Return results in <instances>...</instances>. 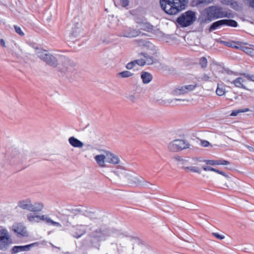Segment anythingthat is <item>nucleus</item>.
<instances>
[{"label":"nucleus","mask_w":254,"mask_h":254,"mask_svg":"<svg viewBox=\"0 0 254 254\" xmlns=\"http://www.w3.org/2000/svg\"><path fill=\"white\" fill-rule=\"evenodd\" d=\"M228 17L225 12L222 11L221 7L212 5L203 10L198 17V21L200 23H208L215 19Z\"/></svg>","instance_id":"1"},{"label":"nucleus","mask_w":254,"mask_h":254,"mask_svg":"<svg viewBox=\"0 0 254 254\" xmlns=\"http://www.w3.org/2000/svg\"><path fill=\"white\" fill-rule=\"evenodd\" d=\"M189 0H160L161 7L166 13L175 15L185 9Z\"/></svg>","instance_id":"2"},{"label":"nucleus","mask_w":254,"mask_h":254,"mask_svg":"<svg viewBox=\"0 0 254 254\" xmlns=\"http://www.w3.org/2000/svg\"><path fill=\"white\" fill-rule=\"evenodd\" d=\"M196 19L195 12L188 10L178 17L176 22L181 27H187L192 24Z\"/></svg>","instance_id":"3"},{"label":"nucleus","mask_w":254,"mask_h":254,"mask_svg":"<svg viewBox=\"0 0 254 254\" xmlns=\"http://www.w3.org/2000/svg\"><path fill=\"white\" fill-rule=\"evenodd\" d=\"M36 53L37 56L48 65L53 67H56L58 65V63L56 58L48 51L43 49H36Z\"/></svg>","instance_id":"4"},{"label":"nucleus","mask_w":254,"mask_h":254,"mask_svg":"<svg viewBox=\"0 0 254 254\" xmlns=\"http://www.w3.org/2000/svg\"><path fill=\"white\" fill-rule=\"evenodd\" d=\"M108 228L100 227L93 231L89 235L90 238H93L97 241L95 244H92V246L98 249L100 247V241L105 237H108Z\"/></svg>","instance_id":"5"},{"label":"nucleus","mask_w":254,"mask_h":254,"mask_svg":"<svg viewBox=\"0 0 254 254\" xmlns=\"http://www.w3.org/2000/svg\"><path fill=\"white\" fill-rule=\"evenodd\" d=\"M190 144L187 141L175 139L168 145V149L172 152H177L189 148Z\"/></svg>","instance_id":"6"},{"label":"nucleus","mask_w":254,"mask_h":254,"mask_svg":"<svg viewBox=\"0 0 254 254\" xmlns=\"http://www.w3.org/2000/svg\"><path fill=\"white\" fill-rule=\"evenodd\" d=\"M11 243V239L8 232L0 227V250L6 249Z\"/></svg>","instance_id":"7"},{"label":"nucleus","mask_w":254,"mask_h":254,"mask_svg":"<svg viewBox=\"0 0 254 254\" xmlns=\"http://www.w3.org/2000/svg\"><path fill=\"white\" fill-rule=\"evenodd\" d=\"M62 67L60 70L65 74L72 72L74 69L75 64L69 58L65 57H62Z\"/></svg>","instance_id":"8"},{"label":"nucleus","mask_w":254,"mask_h":254,"mask_svg":"<svg viewBox=\"0 0 254 254\" xmlns=\"http://www.w3.org/2000/svg\"><path fill=\"white\" fill-rule=\"evenodd\" d=\"M86 233L85 226L77 225L73 226L70 230L71 235L74 238L78 239Z\"/></svg>","instance_id":"9"},{"label":"nucleus","mask_w":254,"mask_h":254,"mask_svg":"<svg viewBox=\"0 0 254 254\" xmlns=\"http://www.w3.org/2000/svg\"><path fill=\"white\" fill-rule=\"evenodd\" d=\"M108 236L114 237H128L129 236L126 232H123L121 230L116 229L114 228H108Z\"/></svg>","instance_id":"10"},{"label":"nucleus","mask_w":254,"mask_h":254,"mask_svg":"<svg viewBox=\"0 0 254 254\" xmlns=\"http://www.w3.org/2000/svg\"><path fill=\"white\" fill-rule=\"evenodd\" d=\"M82 33V28L81 23H76L74 24L72 28L69 35L73 38H77L80 36H82L81 34Z\"/></svg>","instance_id":"11"},{"label":"nucleus","mask_w":254,"mask_h":254,"mask_svg":"<svg viewBox=\"0 0 254 254\" xmlns=\"http://www.w3.org/2000/svg\"><path fill=\"white\" fill-rule=\"evenodd\" d=\"M141 33L139 29L128 28L123 31V35L128 38L135 37Z\"/></svg>","instance_id":"12"},{"label":"nucleus","mask_w":254,"mask_h":254,"mask_svg":"<svg viewBox=\"0 0 254 254\" xmlns=\"http://www.w3.org/2000/svg\"><path fill=\"white\" fill-rule=\"evenodd\" d=\"M106 162L113 164H118L120 162L119 157L110 152H106Z\"/></svg>","instance_id":"13"},{"label":"nucleus","mask_w":254,"mask_h":254,"mask_svg":"<svg viewBox=\"0 0 254 254\" xmlns=\"http://www.w3.org/2000/svg\"><path fill=\"white\" fill-rule=\"evenodd\" d=\"M28 236L26 227L21 223L17 224V237Z\"/></svg>","instance_id":"14"},{"label":"nucleus","mask_w":254,"mask_h":254,"mask_svg":"<svg viewBox=\"0 0 254 254\" xmlns=\"http://www.w3.org/2000/svg\"><path fill=\"white\" fill-rule=\"evenodd\" d=\"M31 203V200L30 198H26L25 199L20 200L18 202V206L20 208L29 211Z\"/></svg>","instance_id":"15"},{"label":"nucleus","mask_w":254,"mask_h":254,"mask_svg":"<svg viewBox=\"0 0 254 254\" xmlns=\"http://www.w3.org/2000/svg\"><path fill=\"white\" fill-rule=\"evenodd\" d=\"M68 141L69 144L74 147L81 148L83 146V143L74 136L70 137Z\"/></svg>","instance_id":"16"},{"label":"nucleus","mask_w":254,"mask_h":254,"mask_svg":"<svg viewBox=\"0 0 254 254\" xmlns=\"http://www.w3.org/2000/svg\"><path fill=\"white\" fill-rule=\"evenodd\" d=\"M30 206L29 211L35 212L41 211L44 207L43 204L41 202H36L33 204L31 203Z\"/></svg>","instance_id":"17"},{"label":"nucleus","mask_w":254,"mask_h":254,"mask_svg":"<svg viewBox=\"0 0 254 254\" xmlns=\"http://www.w3.org/2000/svg\"><path fill=\"white\" fill-rule=\"evenodd\" d=\"M39 244L35 242L29 245L25 246H17V253L23 251H29L30 249L35 246H38Z\"/></svg>","instance_id":"18"},{"label":"nucleus","mask_w":254,"mask_h":254,"mask_svg":"<svg viewBox=\"0 0 254 254\" xmlns=\"http://www.w3.org/2000/svg\"><path fill=\"white\" fill-rule=\"evenodd\" d=\"M141 78L144 84L149 83L152 79V74L148 72L142 71L141 74Z\"/></svg>","instance_id":"19"},{"label":"nucleus","mask_w":254,"mask_h":254,"mask_svg":"<svg viewBox=\"0 0 254 254\" xmlns=\"http://www.w3.org/2000/svg\"><path fill=\"white\" fill-rule=\"evenodd\" d=\"M245 81V80L244 78L242 77H238L232 82H231V83L234 84L237 87L248 90V88L243 84Z\"/></svg>","instance_id":"20"},{"label":"nucleus","mask_w":254,"mask_h":254,"mask_svg":"<svg viewBox=\"0 0 254 254\" xmlns=\"http://www.w3.org/2000/svg\"><path fill=\"white\" fill-rule=\"evenodd\" d=\"M95 159L100 166L104 167L105 161L106 162V154L97 155L95 157Z\"/></svg>","instance_id":"21"},{"label":"nucleus","mask_w":254,"mask_h":254,"mask_svg":"<svg viewBox=\"0 0 254 254\" xmlns=\"http://www.w3.org/2000/svg\"><path fill=\"white\" fill-rule=\"evenodd\" d=\"M202 168L203 170L205 171H213L215 172L218 174H219L223 176H224L226 178H229V176L228 175H227L224 172L220 171L219 170H218L217 169L212 168L210 166H202Z\"/></svg>","instance_id":"22"},{"label":"nucleus","mask_w":254,"mask_h":254,"mask_svg":"<svg viewBox=\"0 0 254 254\" xmlns=\"http://www.w3.org/2000/svg\"><path fill=\"white\" fill-rule=\"evenodd\" d=\"M140 55H142L145 59V64L148 65L152 64L155 62V58L146 53H141Z\"/></svg>","instance_id":"23"},{"label":"nucleus","mask_w":254,"mask_h":254,"mask_svg":"<svg viewBox=\"0 0 254 254\" xmlns=\"http://www.w3.org/2000/svg\"><path fill=\"white\" fill-rule=\"evenodd\" d=\"M234 47L236 49H241V50L245 52L248 55H250L251 56H254V49L251 48H249L244 46H241L240 47L235 46Z\"/></svg>","instance_id":"24"},{"label":"nucleus","mask_w":254,"mask_h":254,"mask_svg":"<svg viewBox=\"0 0 254 254\" xmlns=\"http://www.w3.org/2000/svg\"><path fill=\"white\" fill-rule=\"evenodd\" d=\"M221 26H223L222 19L213 22L209 28V31L211 32Z\"/></svg>","instance_id":"25"},{"label":"nucleus","mask_w":254,"mask_h":254,"mask_svg":"<svg viewBox=\"0 0 254 254\" xmlns=\"http://www.w3.org/2000/svg\"><path fill=\"white\" fill-rule=\"evenodd\" d=\"M222 20L223 25H227L233 27H236L238 26V23L235 20L230 19H225Z\"/></svg>","instance_id":"26"},{"label":"nucleus","mask_w":254,"mask_h":254,"mask_svg":"<svg viewBox=\"0 0 254 254\" xmlns=\"http://www.w3.org/2000/svg\"><path fill=\"white\" fill-rule=\"evenodd\" d=\"M172 93L175 95H180L186 94V92L184 86H178V87L175 88L173 90Z\"/></svg>","instance_id":"27"},{"label":"nucleus","mask_w":254,"mask_h":254,"mask_svg":"<svg viewBox=\"0 0 254 254\" xmlns=\"http://www.w3.org/2000/svg\"><path fill=\"white\" fill-rule=\"evenodd\" d=\"M183 169L187 172L190 171L191 172L197 173L199 174H201V171L199 167L196 166L183 167Z\"/></svg>","instance_id":"28"},{"label":"nucleus","mask_w":254,"mask_h":254,"mask_svg":"<svg viewBox=\"0 0 254 254\" xmlns=\"http://www.w3.org/2000/svg\"><path fill=\"white\" fill-rule=\"evenodd\" d=\"M140 29L147 32L151 31L153 29V26L148 22H144L142 23L140 26Z\"/></svg>","instance_id":"29"},{"label":"nucleus","mask_w":254,"mask_h":254,"mask_svg":"<svg viewBox=\"0 0 254 254\" xmlns=\"http://www.w3.org/2000/svg\"><path fill=\"white\" fill-rule=\"evenodd\" d=\"M114 1L117 7L122 6L125 7L129 4L128 0H114Z\"/></svg>","instance_id":"30"},{"label":"nucleus","mask_w":254,"mask_h":254,"mask_svg":"<svg viewBox=\"0 0 254 254\" xmlns=\"http://www.w3.org/2000/svg\"><path fill=\"white\" fill-rule=\"evenodd\" d=\"M195 4L197 6H203L212 3L213 0H195Z\"/></svg>","instance_id":"31"},{"label":"nucleus","mask_w":254,"mask_h":254,"mask_svg":"<svg viewBox=\"0 0 254 254\" xmlns=\"http://www.w3.org/2000/svg\"><path fill=\"white\" fill-rule=\"evenodd\" d=\"M27 219L30 222H39V220H38V217H39V215H35L31 213L28 214L27 215Z\"/></svg>","instance_id":"32"},{"label":"nucleus","mask_w":254,"mask_h":254,"mask_svg":"<svg viewBox=\"0 0 254 254\" xmlns=\"http://www.w3.org/2000/svg\"><path fill=\"white\" fill-rule=\"evenodd\" d=\"M127 178L129 183L131 185L136 184L138 183L140 184L141 183V181H139L138 179L131 176H127Z\"/></svg>","instance_id":"33"},{"label":"nucleus","mask_w":254,"mask_h":254,"mask_svg":"<svg viewBox=\"0 0 254 254\" xmlns=\"http://www.w3.org/2000/svg\"><path fill=\"white\" fill-rule=\"evenodd\" d=\"M134 74L131 72L125 70L118 73V75L123 78H127L132 76Z\"/></svg>","instance_id":"34"},{"label":"nucleus","mask_w":254,"mask_h":254,"mask_svg":"<svg viewBox=\"0 0 254 254\" xmlns=\"http://www.w3.org/2000/svg\"><path fill=\"white\" fill-rule=\"evenodd\" d=\"M69 211H70L71 213L74 214L75 215L78 213H81L84 215H87L88 213V212L87 211L85 210L84 211H83L80 208L72 209L71 210H69Z\"/></svg>","instance_id":"35"},{"label":"nucleus","mask_w":254,"mask_h":254,"mask_svg":"<svg viewBox=\"0 0 254 254\" xmlns=\"http://www.w3.org/2000/svg\"><path fill=\"white\" fill-rule=\"evenodd\" d=\"M197 85L196 83L194 84L184 85L185 89L186 92V94L189 92L192 91L197 87Z\"/></svg>","instance_id":"36"},{"label":"nucleus","mask_w":254,"mask_h":254,"mask_svg":"<svg viewBox=\"0 0 254 254\" xmlns=\"http://www.w3.org/2000/svg\"><path fill=\"white\" fill-rule=\"evenodd\" d=\"M250 110L248 108H245L243 109H239L236 110H234L231 114V116H236L238 115V114L240 113H244L249 111Z\"/></svg>","instance_id":"37"},{"label":"nucleus","mask_w":254,"mask_h":254,"mask_svg":"<svg viewBox=\"0 0 254 254\" xmlns=\"http://www.w3.org/2000/svg\"><path fill=\"white\" fill-rule=\"evenodd\" d=\"M199 64L202 68H205L207 66V60L205 57H201L199 59Z\"/></svg>","instance_id":"38"},{"label":"nucleus","mask_w":254,"mask_h":254,"mask_svg":"<svg viewBox=\"0 0 254 254\" xmlns=\"http://www.w3.org/2000/svg\"><path fill=\"white\" fill-rule=\"evenodd\" d=\"M225 93V89L223 87H220L219 84H218L217 88L216 90V93L218 96H222Z\"/></svg>","instance_id":"39"},{"label":"nucleus","mask_w":254,"mask_h":254,"mask_svg":"<svg viewBox=\"0 0 254 254\" xmlns=\"http://www.w3.org/2000/svg\"><path fill=\"white\" fill-rule=\"evenodd\" d=\"M240 74L247 78L248 80L254 82V75L246 73H241Z\"/></svg>","instance_id":"40"},{"label":"nucleus","mask_w":254,"mask_h":254,"mask_svg":"<svg viewBox=\"0 0 254 254\" xmlns=\"http://www.w3.org/2000/svg\"><path fill=\"white\" fill-rule=\"evenodd\" d=\"M230 162L228 161L225 160L223 159L217 160V165H229Z\"/></svg>","instance_id":"41"},{"label":"nucleus","mask_w":254,"mask_h":254,"mask_svg":"<svg viewBox=\"0 0 254 254\" xmlns=\"http://www.w3.org/2000/svg\"><path fill=\"white\" fill-rule=\"evenodd\" d=\"M207 165H210L212 166L217 165V160H205L203 161Z\"/></svg>","instance_id":"42"},{"label":"nucleus","mask_w":254,"mask_h":254,"mask_svg":"<svg viewBox=\"0 0 254 254\" xmlns=\"http://www.w3.org/2000/svg\"><path fill=\"white\" fill-rule=\"evenodd\" d=\"M134 62L135 63L136 65L137 64L141 66H144L145 64V60L143 59L135 60H134Z\"/></svg>","instance_id":"43"},{"label":"nucleus","mask_w":254,"mask_h":254,"mask_svg":"<svg viewBox=\"0 0 254 254\" xmlns=\"http://www.w3.org/2000/svg\"><path fill=\"white\" fill-rule=\"evenodd\" d=\"M49 219H51L49 217H47L46 215H39V217H38V220L40 221V220H43V221H45L46 223L49 224Z\"/></svg>","instance_id":"44"},{"label":"nucleus","mask_w":254,"mask_h":254,"mask_svg":"<svg viewBox=\"0 0 254 254\" xmlns=\"http://www.w3.org/2000/svg\"><path fill=\"white\" fill-rule=\"evenodd\" d=\"M49 225H54V226H56L57 227H61V224L59 223V222H55V221H54L53 220H52L51 219H49Z\"/></svg>","instance_id":"45"},{"label":"nucleus","mask_w":254,"mask_h":254,"mask_svg":"<svg viewBox=\"0 0 254 254\" xmlns=\"http://www.w3.org/2000/svg\"><path fill=\"white\" fill-rule=\"evenodd\" d=\"M244 2L249 4V5L251 7L254 8V0H243Z\"/></svg>","instance_id":"46"},{"label":"nucleus","mask_w":254,"mask_h":254,"mask_svg":"<svg viewBox=\"0 0 254 254\" xmlns=\"http://www.w3.org/2000/svg\"><path fill=\"white\" fill-rule=\"evenodd\" d=\"M210 78V77L207 75V74H204L201 77H200V79L201 80L204 81H207L210 80L209 79Z\"/></svg>","instance_id":"47"},{"label":"nucleus","mask_w":254,"mask_h":254,"mask_svg":"<svg viewBox=\"0 0 254 254\" xmlns=\"http://www.w3.org/2000/svg\"><path fill=\"white\" fill-rule=\"evenodd\" d=\"M212 235L214 236H215L216 238L219 240H222L225 238V237L223 235H221L217 233H213Z\"/></svg>","instance_id":"48"},{"label":"nucleus","mask_w":254,"mask_h":254,"mask_svg":"<svg viewBox=\"0 0 254 254\" xmlns=\"http://www.w3.org/2000/svg\"><path fill=\"white\" fill-rule=\"evenodd\" d=\"M17 34L21 37H23L25 35L24 33L22 31L19 27L17 26Z\"/></svg>","instance_id":"49"},{"label":"nucleus","mask_w":254,"mask_h":254,"mask_svg":"<svg viewBox=\"0 0 254 254\" xmlns=\"http://www.w3.org/2000/svg\"><path fill=\"white\" fill-rule=\"evenodd\" d=\"M127 98L132 102H135L136 100V98L133 95H129L127 97Z\"/></svg>","instance_id":"50"},{"label":"nucleus","mask_w":254,"mask_h":254,"mask_svg":"<svg viewBox=\"0 0 254 254\" xmlns=\"http://www.w3.org/2000/svg\"><path fill=\"white\" fill-rule=\"evenodd\" d=\"M224 71L225 72L227 73L228 74H235V75H238V74L235 72H234L229 69H224Z\"/></svg>","instance_id":"51"},{"label":"nucleus","mask_w":254,"mask_h":254,"mask_svg":"<svg viewBox=\"0 0 254 254\" xmlns=\"http://www.w3.org/2000/svg\"><path fill=\"white\" fill-rule=\"evenodd\" d=\"M201 144L203 147H207L210 145V143L208 141L202 140L201 141Z\"/></svg>","instance_id":"52"},{"label":"nucleus","mask_w":254,"mask_h":254,"mask_svg":"<svg viewBox=\"0 0 254 254\" xmlns=\"http://www.w3.org/2000/svg\"><path fill=\"white\" fill-rule=\"evenodd\" d=\"M175 159L177 161H182L183 162V164H185V162H186L187 161L184 160L183 159H182L180 156H175Z\"/></svg>","instance_id":"53"},{"label":"nucleus","mask_w":254,"mask_h":254,"mask_svg":"<svg viewBox=\"0 0 254 254\" xmlns=\"http://www.w3.org/2000/svg\"><path fill=\"white\" fill-rule=\"evenodd\" d=\"M132 65V64H131V63L129 62L128 64H127L126 67L127 69H131L133 68Z\"/></svg>","instance_id":"54"},{"label":"nucleus","mask_w":254,"mask_h":254,"mask_svg":"<svg viewBox=\"0 0 254 254\" xmlns=\"http://www.w3.org/2000/svg\"><path fill=\"white\" fill-rule=\"evenodd\" d=\"M132 65V64H131V63L129 62L128 64H127L126 67L127 69H131L133 68Z\"/></svg>","instance_id":"55"},{"label":"nucleus","mask_w":254,"mask_h":254,"mask_svg":"<svg viewBox=\"0 0 254 254\" xmlns=\"http://www.w3.org/2000/svg\"><path fill=\"white\" fill-rule=\"evenodd\" d=\"M18 157L19 158H21L22 160L23 159H25V155H23V154L21 152H18Z\"/></svg>","instance_id":"56"},{"label":"nucleus","mask_w":254,"mask_h":254,"mask_svg":"<svg viewBox=\"0 0 254 254\" xmlns=\"http://www.w3.org/2000/svg\"><path fill=\"white\" fill-rule=\"evenodd\" d=\"M90 238V243L91 244V245L92 247H94L92 246V244H95L97 240L96 239L93 238Z\"/></svg>","instance_id":"57"},{"label":"nucleus","mask_w":254,"mask_h":254,"mask_svg":"<svg viewBox=\"0 0 254 254\" xmlns=\"http://www.w3.org/2000/svg\"><path fill=\"white\" fill-rule=\"evenodd\" d=\"M144 21L142 19H138L136 21V23L138 24L139 26H141V25H142V23H143Z\"/></svg>","instance_id":"58"},{"label":"nucleus","mask_w":254,"mask_h":254,"mask_svg":"<svg viewBox=\"0 0 254 254\" xmlns=\"http://www.w3.org/2000/svg\"><path fill=\"white\" fill-rule=\"evenodd\" d=\"M0 45L3 47L5 46V42L2 39H0Z\"/></svg>","instance_id":"59"},{"label":"nucleus","mask_w":254,"mask_h":254,"mask_svg":"<svg viewBox=\"0 0 254 254\" xmlns=\"http://www.w3.org/2000/svg\"><path fill=\"white\" fill-rule=\"evenodd\" d=\"M248 149H249V150L250 151L254 152V148L252 147V146H248Z\"/></svg>","instance_id":"60"},{"label":"nucleus","mask_w":254,"mask_h":254,"mask_svg":"<svg viewBox=\"0 0 254 254\" xmlns=\"http://www.w3.org/2000/svg\"><path fill=\"white\" fill-rule=\"evenodd\" d=\"M130 63H131V64H132V65L133 68L134 67H135V65H136V64H135V63L134 62V61H131V62H130Z\"/></svg>","instance_id":"61"},{"label":"nucleus","mask_w":254,"mask_h":254,"mask_svg":"<svg viewBox=\"0 0 254 254\" xmlns=\"http://www.w3.org/2000/svg\"><path fill=\"white\" fill-rule=\"evenodd\" d=\"M224 42L226 43V45L227 46H228L229 47H232V45H231V44L230 43H229V42Z\"/></svg>","instance_id":"62"},{"label":"nucleus","mask_w":254,"mask_h":254,"mask_svg":"<svg viewBox=\"0 0 254 254\" xmlns=\"http://www.w3.org/2000/svg\"><path fill=\"white\" fill-rule=\"evenodd\" d=\"M12 251L14 253H16V246L13 247Z\"/></svg>","instance_id":"63"},{"label":"nucleus","mask_w":254,"mask_h":254,"mask_svg":"<svg viewBox=\"0 0 254 254\" xmlns=\"http://www.w3.org/2000/svg\"><path fill=\"white\" fill-rule=\"evenodd\" d=\"M20 3H22L23 2L24 0H18Z\"/></svg>","instance_id":"64"}]
</instances>
